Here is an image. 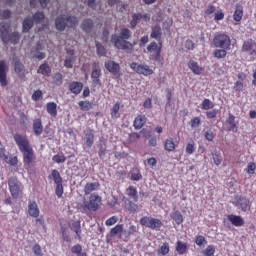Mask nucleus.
<instances>
[{"label": "nucleus", "mask_w": 256, "mask_h": 256, "mask_svg": "<svg viewBox=\"0 0 256 256\" xmlns=\"http://www.w3.org/2000/svg\"><path fill=\"white\" fill-rule=\"evenodd\" d=\"M32 129L34 131V135H36L37 137H39V135L43 133V121L41 120V118L33 120Z\"/></svg>", "instance_id": "6ab92c4d"}, {"label": "nucleus", "mask_w": 256, "mask_h": 256, "mask_svg": "<svg viewBox=\"0 0 256 256\" xmlns=\"http://www.w3.org/2000/svg\"><path fill=\"white\" fill-rule=\"evenodd\" d=\"M81 29L85 31V33H91L93 29V20L85 19L81 24Z\"/></svg>", "instance_id": "473e14b6"}, {"label": "nucleus", "mask_w": 256, "mask_h": 256, "mask_svg": "<svg viewBox=\"0 0 256 256\" xmlns=\"http://www.w3.org/2000/svg\"><path fill=\"white\" fill-rule=\"evenodd\" d=\"M37 73H40L45 77H49V75H51V66H49L47 63H43L39 66Z\"/></svg>", "instance_id": "7c9ffc66"}, {"label": "nucleus", "mask_w": 256, "mask_h": 256, "mask_svg": "<svg viewBox=\"0 0 256 256\" xmlns=\"http://www.w3.org/2000/svg\"><path fill=\"white\" fill-rule=\"evenodd\" d=\"M49 179H53L56 185L59 183H63V178L61 177V174L55 169L51 171V175H49Z\"/></svg>", "instance_id": "72a5a7b5"}, {"label": "nucleus", "mask_w": 256, "mask_h": 256, "mask_svg": "<svg viewBox=\"0 0 256 256\" xmlns=\"http://www.w3.org/2000/svg\"><path fill=\"white\" fill-rule=\"evenodd\" d=\"M14 141L22 153L24 169L28 173H34L37 167V156L26 135L15 134Z\"/></svg>", "instance_id": "f257e3e1"}, {"label": "nucleus", "mask_w": 256, "mask_h": 256, "mask_svg": "<svg viewBox=\"0 0 256 256\" xmlns=\"http://www.w3.org/2000/svg\"><path fill=\"white\" fill-rule=\"evenodd\" d=\"M73 61H75L74 57H70L64 60V67L66 69H73Z\"/></svg>", "instance_id": "69168bd1"}, {"label": "nucleus", "mask_w": 256, "mask_h": 256, "mask_svg": "<svg viewBox=\"0 0 256 256\" xmlns=\"http://www.w3.org/2000/svg\"><path fill=\"white\" fill-rule=\"evenodd\" d=\"M97 55L99 57H105L107 55V49L101 43L96 42Z\"/></svg>", "instance_id": "37998d69"}, {"label": "nucleus", "mask_w": 256, "mask_h": 256, "mask_svg": "<svg viewBox=\"0 0 256 256\" xmlns=\"http://www.w3.org/2000/svg\"><path fill=\"white\" fill-rule=\"evenodd\" d=\"M99 187H100L99 182H88L84 186V193L85 195H91V193H93V191H97Z\"/></svg>", "instance_id": "4be33fe9"}, {"label": "nucleus", "mask_w": 256, "mask_h": 256, "mask_svg": "<svg viewBox=\"0 0 256 256\" xmlns=\"http://www.w3.org/2000/svg\"><path fill=\"white\" fill-rule=\"evenodd\" d=\"M69 91L70 93H73V95H79L81 91H83V84L81 82H71L69 84Z\"/></svg>", "instance_id": "aec40b11"}, {"label": "nucleus", "mask_w": 256, "mask_h": 256, "mask_svg": "<svg viewBox=\"0 0 256 256\" xmlns=\"http://www.w3.org/2000/svg\"><path fill=\"white\" fill-rule=\"evenodd\" d=\"M103 75V72H101V68H99V62H94L92 64V73H91V79L92 83L95 87L97 85L101 87V76Z\"/></svg>", "instance_id": "6e6552de"}, {"label": "nucleus", "mask_w": 256, "mask_h": 256, "mask_svg": "<svg viewBox=\"0 0 256 256\" xmlns=\"http://www.w3.org/2000/svg\"><path fill=\"white\" fill-rule=\"evenodd\" d=\"M233 19L235 21V25H239V23H241V20L243 19V6L236 5L233 13Z\"/></svg>", "instance_id": "412c9836"}, {"label": "nucleus", "mask_w": 256, "mask_h": 256, "mask_svg": "<svg viewBox=\"0 0 256 256\" xmlns=\"http://www.w3.org/2000/svg\"><path fill=\"white\" fill-rule=\"evenodd\" d=\"M227 123L230 125L229 131H234L237 133V123H235V116L233 114H229Z\"/></svg>", "instance_id": "c9c22d12"}, {"label": "nucleus", "mask_w": 256, "mask_h": 256, "mask_svg": "<svg viewBox=\"0 0 256 256\" xmlns=\"http://www.w3.org/2000/svg\"><path fill=\"white\" fill-rule=\"evenodd\" d=\"M46 111L52 117H57V103H55V102H48L46 104Z\"/></svg>", "instance_id": "c756f323"}, {"label": "nucleus", "mask_w": 256, "mask_h": 256, "mask_svg": "<svg viewBox=\"0 0 256 256\" xmlns=\"http://www.w3.org/2000/svg\"><path fill=\"white\" fill-rule=\"evenodd\" d=\"M130 69L132 71H135L138 75H144V77H149V75H153V69L149 67L147 64H138L136 62H133L130 64Z\"/></svg>", "instance_id": "0eeeda50"}, {"label": "nucleus", "mask_w": 256, "mask_h": 256, "mask_svg": "<svg viewBox=\"0 0 256 256\" xmlns=\"http://www.w3.org/2000/svg\"><path fill=\"white\" fill-rule=\"evenodd\" d=\"M104 66L105 69H107V71L111 73V75L116 77V79H119V77H121V65H119V63L113 60H108L104 63Z\"/></svg>", "instance_id": "1a4fd4ad"}, {"label": "nucleus", "mask_w": 256, "mask_h": 256, "mask_svg": "<svg viewBox=\"0 0 256 256\" xmlns=\"http://www.w3.org/2000/svg\"><path fill=\"white\" fill-rule=\"evenodd\" d=\"M41 97H43V91H41V90H36L32 94L33 101H39L41 99Z\"/></svg>", "instance_id": "338daca9"}, {"label": "nucleus", "mask_w": 256, "mask_h": 256, "mask_svg": "<svg viewBox=\"0 0 256 256\" xmlns=\"http://www.w3.org/2000/svg\"><path fill=\"white\" fill-rule=\"evenodd\" d=\"M202 253H203L204 256H213V255H215V246L208 245L206 247V249L203 250Z\"/></svg>", "instance_id": "8fccbe9b"}, {"label": "nucleus", "mask_w": 256, "mask_h": 256, "mask_svg": "<svg viewBox=\"0 0 256 256\" xmlns=\"http://www.w3.org/2000/svg\"><path fill=\"white\" fill-rule=\"evenodd\" d=\"M23 69H25V66L18 60L14 63V71L15 73H23Z\"/></svg>", "instance_id": "6e6d98bb"}, {"label": "nucleus", "mask_w": 256, "mask_h": 256, "mask_svg": "<svg viewBox=\"0 0 256 256\" xmlns=\"http://www.w3.org/2000/svg\"><path fill=\"white\" fill-rule=\"evenodd\" d=\"M227 219L234 227H243L245 225V220L239 215L229 214Z\"/></svg>", "instance_id": "f3484780"}, {"label": "nucleus", "mask_w": 256, "mask_h": 256, "mask_svg": "<svg viewBox=\"0 0 256 256\" xmlns=\"http://www.w3.org/2000/svg\"><path fill=\"white\" fill-rule=\"evenodd\" d=\"M212 159L215 165L219 166L221 163H223V156L221 155V152L214 151L212 153Z\"/></svg>", "instance_id": "58836bf2"}, {"label": "nucleus", "mask_w": 256, "mask_h": 256, "mask_svg": "<svg viewBox=\"0 0 256 256\" xmlns=\"http://www.w3.org/2000/svg\"><path fill=\"white\" fill-rule=\"evenodd\" d=\"M145 123H147V117L145 115H138L134 120L133 126L135 129H141Z\"/></svg>", "instance_id": "a878e982"}, {"label": "nucleus", "mask_w": 256, "mask_h": 256, "mask_svg": "<svg viewBox=\"0 0 256 256\" xmlns=\"http://www.w3.org/2000/svg\"><path fill=\"white\" fill-rule=\"evenodd\" d=\"M126 195L130 198L133 199L135 203L139 201V194L137 193V188L135 186H129L126 189Z\"/></svg>", "instance_id": "393cba45"}, {"label": "nucleus", "mask_w": 256, "mask_h": 256, "mask_svg": "<svg viewBox=\"0 0 256 256\" xmlns=\"http://www.w3.org/2000/svg\"><path fill=\"white\" fill-rule=\"evenodd\" d=\"M69 229L73 231V233L76 234L75 239H78V241H81V221L75 220L68 224Z\"/></svg>", "instance_id": "2eb2a0df"}, {"label": "nucleus", "mask_w": 256, "mask_h": 256, "mask_svg": "<svg viewBox=\"0 0 256 256\" xmlns=\"http://www.w3.org/2000/svg\"><path fill=\"white\" fill-rule=\"evenodd\" d=\"M119 233H123V225L117 224L115 227H113L110 230L111 237H115L116 235H119Z\"/></svg>", "instance_id": "a18cd8bd"}, {"label": "nucleus", "mask_w": 256, "mask_h": 256, "mask_svg": "<svg viewBox=\"0 0 256 256\" xmlns=\"http://www.w3.org/2000/svg\"><path fill=\"white\" fill-rule=\"evenodd\" d=\"M127 209L128 211H130V213H137V209H139V206L134 202L129 201L127 204Z\"/></svg>", "instance_id": "4d7b16f0"}, {"label": "nucleus", "mask_w": 256, "mask_h": 256, "mask_svg": "<svg viewBox=\"0 0 256 256\" xmlns=\"http://www.w3.org/2000/svg\"><path fill=\"white\" fill-rule=\"evenodd\" d=\"M194 243L198 245V247H203V245H207V239L203 235H197Z\"/></svg>", "instance_id": "c03bdc74"}, {"label": "nucleus", "mask_w": 256, "mask_h": 256, "mask_svg": "<svg viewBox=\"0 0 256 256\" xmlns=\"http://www.w3.org/2000/svg\"><path fill=\"white\" fill-rule=\"evenodd\" d=\"M7 73H9V66L5 63V60L0 61V85L1 87H7L9 80H7Z\"/></svg>", "instance_id": "9b49d317"}, {"label": "nucleus", "mask_w": 256, "mask_h": 256, "mask_svg": "<svg viewBox=\"0 0 256 256\" xmlns=\"http://www.w3.org/2000/svg\"><path fill=\"white\" fill-rule=\"evenodd\" d=\"M53 82L55 85H61L63 83V74L61 73H56L53 77Z\"/></svg>", "instance_id": "bf43d9fd"}, {"label": "nucleus", "mask_w": 256, "mask_h": 256, "mask_svg": "<svg viewBox=\"0 0 256 256\" xmlns=\"http://www.w3.org/2000/svg\"><path fill=\"white\" fill-rule=\"evenodd\" d=\"M177 146L175 145V142L171 139H166L164 142V149L165 151L173 152Z\"/></svg>", "instance_id": "e433bc0d"}, {"label": "nucleus", "mask_w": 256, "mask_h": 256, "mask_svg": "<svg viewBox=\"0 0 256 256\" xmlns=\"http://www.w3.org/2000/svg\"><path fill=\"white\" fill-rule=\"evenodd\" d=\"M163 35V32L161 31V26L159 24H156L152 27V31L150 34L151 39H156V41H161V37Z\"/></svg>", "instance_id": "5701e85b"}, {"label": "nucleus", "mask_w": 256, "mask_h": 256, "mask_svg": "<svg viewBox=\"0 0 256 256\" xmlns=\"http://www.w3.org/2000/svg\"><path fill=\"white\" fill-rule=\"evenodd\" d=\"M39 213L40 211L37 202L30 201L28 204V215H30V217H34V219H37V217H39Z\"/></svg>", "instance_id": "a211bd4d"}, {"label": "nucleus", "mask_w": 256, "mask_h": 256, "mask_svg": "<svg viewBox=\"0 0 256 256\" xmlns=\"http://www.w3.org/2000/svg\"><path fill=\"white\" fill-rule=\"evenodd\" d=\"M159 255H167L169 254V243H164L159 249H158Z\"/></svg>", "instance_id": "603ef678"}, {"label": "nucleus", "mask_w": 256, "mask_h": 256, "mask_svg": "<svg viewBox=\"0 0 256 256\" xmlns=\"http://www.w3.org/2000/svg\"><path fill=\"white\" fill-rule=\"evenodd\" d=\"M131 39V30L129 28H122L120 31V36L113 34L111 36V42L116 49L126 51L127 53L133 52V44L129 42Z\"/></svg>", "instance_id": "f03ea898"}, {"label": "nucleus", "mask_w": 256, "mask_h": 256, "mask_svg": "<svg viewBox=\"0 0 256 256\" xmlns=\"http://www.w3.org/2000/svg\"><path fill=\"white\" fill-rule=\"evenodd\" d=\"M7 39V43L17 45V43H19V39H21V35H19V32H13L7 35Z\"/></svg>", "instance_id": "2f4dec72"}, {"label": "nucleus", "mask_w": 256, "mask_h": 256, "mask_svg": "<svg viewBox=\"0 0 256 256\" xmlns=\"http://www.w3.org/2000/svg\"><path fill=\"white\" fill-rule=\"evenodd\" d=\"M83 247L80 244H76L71 248V253H74L77 256L83 254Z\"/></svg>", "instance_id": "864d4df0"}, {"label": "nucleus", "mask_w": 256, "mask_h": 256, "mask_svg": "<svg viewBox=\"0 0 256 256\" xmlns=\"http://www.w3.org/2000/svg\"><path fill=\"white\" fill-rule=\"evenodd\" d=\"M119 109H121V105L117 102L111 109L112 119H119Z\"/></svg>", "instance_id": "a19ab883"}, {"label": "nucleus", "mask_w": 256, "mask_h": 256, "mask_svg": "<svg viewBox=\"0 0 256 256\" xmlns=\"http://www.w3.org/2000/svg\"><path fill=\"white\" fill-rule=\"evenodd\" d=\"M43 19H45V14L43 12L38 11L32 16V21L34 23H41Z\"/></svg>", "instance_id": "de8ad7c7"}, {"label": "nucleus", "mask_w": 256, "mask_h": 256, "mask_svg": "<svg viewBox=\"0 0 256 256\" xmlns=\"http://www.w3.org/2000/svg\"><path fill=\"white\" fill-rule=\"evenodd\" d=\"M52 161H54V163H65V161H67V158L65 157V155H54L52 158Z\"/></svg>", "instance_id": "13d9d810"}, {"label": "nucleus", "mask_w": 256, "mask_h": 256, "mask_svg": "<svg viewBox=\"0 0 256 256\" xmlns=\"http://www.w3.org/2000/svg\"><path fill=\"white\" fill-rule=\"evenodd\" d=\"M85 143L87 147H93V143H95V135L93 134V130L85 132Z\"/></svg>", "instance_id": "cd10ccee"}, {"label": "nucleus", "mask_w": 256, "mask_h": 256, "mask_svg": "<svg viewBox=\"0 0 256 256\" xmlns=\"http://www.w3.org/2000/svg\"><path fill=\"white\" fill-rule=\"evenodd\" d=\"M242 51L243 53H249V55L255 56L256 55V41L253 39H248L244 41L242 44Z\"/></svg>", "instance_id": "f8f14e48"}, {"label": "nucleus", "mask_w": 256, "mask_h": 256, "mask_svg": "<svg viewBox=\"0 0 256 256\" xmlns=\"http://www.w3.org/2000/svg\"><path fill=\"white\" fill-rule=\"evenodd\" d=\"M140 225H142V227L152 229L153 231H159V229L163 227V222L159 218L144 216L140 219Z\"/></svg>", "instance_id": "20e7f679"}, {"label": "nucleus", "mask_w": 256, "mask_h": 256, "mask_svg": "<svg viewBox=\"0 0 256 256\" xmlns=\"http://www.w3.org/2000/svg\"><path fill=\"white\" fill-rule=\"evenodd\" d=\"M256 170V164L254 162H250L247 165L246 171L249 175H253Z\"/></svg>", "instance_id": "0e129e2a"}, {"label": "nucleus", "mask_w": 256, "mask_h": 256, "mask_svg": "<svg viewBox=\"0 0 256 256\" xmlns=\"http://www.w3.org/2000/svg\"><path fill=\"white\" fill-rule=\"evenodd\" d=\"M9 191L14 199H19V195L23 193V188H21V182L17 177H11L8 179Z\"/></svg>", "instance_id": "423d86ee"}, {"label": "nucleus", "mask_w": 256, "mask_h": 256, "mask_svg": "<svg viewBox=\"0 0 256 256\" xmlns=\"http://www.w3.org/2000/svg\"><path fill=\"white\" fill-rule=\"evenodd\" d=\"M213 45L220 49H231V38L225 33H218L213 38Z\"/></svg>", "instance_id": "39448f33"}, {"label": "nucleus", "mask_w": 256, "mask_h": 256, "mask_svg": "<svg viewBox=\"0 0 256 256\" xmlns=\"http://www.w3.org/2000/svg\"><path fill=\"white\" fill-rule=\"evenodd\" d=\"M60 231L62 233L63 241H65L66 243H71V237L68 234L69 227H67V225L63 223H60Z\"/></svg>", "instance_id": "bb28decb"}, {"label": "nucleus", "mask_w": 256, "mask_h": 256, "mask_svg": "<svg viewBox=\"0 0 256 256\" xmlns=\"http://www.w3.org/2000/svg\"><path fill=\"white\" fill-rule=\"evenodd\" d=\"M102 202H103V200L101 199V196H99L97 194H91L89 197V201L86 204V208L89 211H97L99 209V207H101Z\"/></svg>", "instance_id": "9d476101"}, {"label": "nucleus", "mask_w": 256, "mask_h": 256, "mask_svg": "<svg viewBox=\"0 0 256 256\" xmlns=\"http://www.w3.org/2000/svg\"><path fill=\"white\" fill-rule=\"evenodd\" d=\"M202 109H204L205 111H209V109H213V102L205 98L202 102Z\"/></svg>", "instance_id": "3c124183"}, {"label": "nucleus", "mask_w": 256, "mask_h": 256, "mask_svg": "<svg viewBox=\"0 0 256 256\" xmlns=\"http://www.w3.org/2000/svg\"><path fill=\"white\" fill-rule=\"evenodd\" d=\"M163 49V42L158 41L157 42L153 41L147 46V52L148 53H157Z\"/></svg>", "instance_id": "b1692460"}, {"label": "nucleus", "mask_w": 256, "mask_h": 256, "mask_svg": "<svg viewBox=\"0 0 256 256\" xmlns=\"http://www.w3.org/2000/svg\"><path fill=\"white\" fill-rule=\"evenodd\" d=\"M79 25V19L76 16H65L60 15L55 19V27L57 31H64L66 27L73 29Z\"/></svg>", "instance_id": "7ed1b4c3"}, {"label": "nucleus", "mask_w": 256, "mask_h": 256, "mask_svg": "<svg viewBox=\"0 0 256 256\" xmlns=\"http://www.w3.org/2000/svg\"><path fill=\"white\" fill-rule=\"evenodd\" d=\"M139 231V228L135 225H130L128 230H124L125 237H131V235H135Z\"/></svg>", "instance_id": "79ce46f5"}, {"label": "nucleus", "mask_w": 256, "mask_h": 256, "mask_svg": "<svg viewBox=\"0 0 256 256\" xmlns=\"http://www.w3.org/2000/svg\"><path fill=\"white\" fill-rule=\"evenodd\" d=\"M32 251L36 256H43V250L41 249V246L39 244H35L32 247Z\"/></svg>", "instance_id": "680f3d73"}, {"label": "nucleus", "mask_w": 256, "mask_h": 256, "mask_svg": "<svg viewBox=\"0 0 256 256\" xmlns=\"http://www.w3.org/2000/svg\"><path fill=\"white\" fill-rule=\"evenodd\" d=\"M141 20V13L132 14V19L130 21L131 29H135L137 25H139V21Z\"/></svg>", "instance_id": "4c0bfd02"}, {"label": "nucleus", "mask_w": 256, "mask_h": 256, "mask_svg": "<svg viewBox=\"0 0 256 256\" xmlns=\"http://www.w3.org/2000/svg\"><path fill=\"white\" fill-rule=\"evenodd\" d=\"M172 219L175 220L176 225H181V223H183V214H181L179 211H176L173 213Z\"/></svg>", "instance_id": "09e8293b"}, {"label": "nucleus", "mask_w": 256, "mask_h": 256, "mask_svg": "<svg viewBox=\"0 0 256 256\" xmlns=\"http://www.w3.org/2000/svg\"><path fill=\"white\" fill-rule=\"evenodd\" d=\"M188 68L194 75H203V73H205V68L199 66V63H197L195 60H189Z\"/></svg>", "instance_id": "dca6fc26"}, {"label": "nucleus", "mask_w": 256, "mask_h": 256, "mask_svg": "<svg viewBox=\"0 0 256 256\" xmlns=\"http://www.w3.org/2000/svg\"><path fill=\"white\" fill-rule=\"evenodd\" d=\"M33 19L25 18L22 23V33H29L33 29Z\"/></svg>", "instance_id": "c85d7f7f"}, {"label": "nucleus", "mask_w": 256, "mask_h": 256, "mask_svg": "<svg viewBox=\"0 0 256 256\" xmlns=\"http://www.w3.org/2000/svg\"><path fill=\"white\" fill-rule=\"evenodd\" d=\"M236 207H240L241 211L247 212L251 210V201L247 197H239L234 203Z\"/></svg>", "instance_id": "ddd939ff"}, {"label": "nucleus", "mask_w": 256, "mask_h": 256, "mask_svg": "<svg viewBox=\"0 0 256 256\" xmlns=\"http://www.w3.org/2000/svg\"><path fill=\"white\" fill-rule=\"evenodd\" d=\"M81 111H89L91 109H93V102H89V101H80L78 103Z\"/></svg>", "instance_id": "ea45409f"}, {"label": "nucleus", "mask_w": 256, "mask_h": 256, "mask_svg": "<svg viewBox=\"0 0 256 256\" xmlns=\"http://www.w3.org/2000/svg\"><path fill=\"white\" fill-rule=\"evenodd\" d=\"M199 125H201V118L199 117H194L193 119H191L190 121V127H192L193 129L199 127Z\"/></svg>", "instance_id": "e2e57ef3"}, {"label": "nucleus", "mask_w": 256, "mask_h": 256, "mask_svg": "<svg viewBox=\"0 0 256 256\" xmlns=\"http://www.w3.org/2000/svg\"><path fill=\"white\" fill-rule=\"evenodd\" d=\"M176 251L178 255H185L187 253V243L181 241L176 242Z\"/></svg>", "instance_id": "f704fd0d"}, {"label": "nucleus", "mask_w": 256, "mask_h": 256, "mask_svg": "<svg viewBox=\"0 0 256 256\" xmlns=\"http://www.w3.org/2000/svg\"><path fill=\"white\" fill-rule=\"evenodd\" d=\"M11 28V22L0 23L1 39L4 45H7V36L9 35V29Z\"/></svg>", "instance_id": "4468645a"}, {"label": "nucleus", "mask_w": 256, "mask_h": 256, "mask_svg": "<svg viewBox=\"0 0 256 256\" xmlns=\"http://www.w3.org/2000/svg\"><path fill=\"white\" fill-rule=\"evenodd\" d=\"M117 221H119V218H117V216H112L105 221V225L106 227H111L112 225H115Z\"/></svg>", "instance_id": "052dcab7"}, {"label": "nucleus", "mask_w": 256, "mask_h": 256, "mask_svg": "<svg viewBox=\"0 0 256 256\" xmlns=\"http://www.w3.org/2000/svg\"><path fill=\"white\" fill-rule=\"evenodd\" d=\"M214 57H216V59H225V57H227V49H217L214 52Z\"/></svg>", "instance_id": "49530a36"}, {"label": "nucleus", "mask_w": 256, "mask_h": 256, "mask_svg": "<svg viewBox=\"0 0 256 256\" xmlns=\"http://www.w3.org/2000/svg\"><path fill=\"white\" fill-rule=\"evenodd\" d=\"M204 137H205L206 141H213V139H215V135L213 134V131H211V130L204 132Z\"/></svg>", "instance_id": "774afa93"}, {"label": "nucleus", "mask_w": 256, "mask_h": 256, "mask_svg": "<svg viewBox=\"0 0 256 256\" xmlns=\"http://www.w3.org/2000/svg\"><path fill=\"white\" fill-rule=\"evenodd\" d=\"M55 194L59 199L63 197V183L56 184Z\"/></svg>", "instance_id": "5fc2aeb1"}]
</instances>
